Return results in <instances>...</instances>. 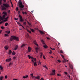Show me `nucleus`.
Here are the masks:
<instances>
[{
	"mask_svg": "<svg viewBox=\"0 0 80 80\" xmlns=\"http://www.w3.org/2000/svg\"><path fill=\"white\" fill-rule=\"evenodd\" d=\"M18 4H19V6L20 8V10L22 11V13L23 15H27V12H24L23 11V10H24V5L22 4V2H21V0H20L19 2H18Z\"/></svg>",
	"mask_w": 80,
	"mask_h": 80,
	"instance_id": "f257e3e1",
	"label": "nucleus"
},
{
	"mask_svg": "<svg viewBox=\"0 0 80 80\" xmlns=\"http://www.w3.org/2000/svg\"><path fill=\"white\" fill-rule=\"evenodd\" d=\"M13 40H15L16 41H19V39L18 37L14 36H11L10 38V41H13Z\"/></svg>",
	"mask_w": 80,
	"mask_h": 80,
	"instance_id": "f03ea898",
	"label": "nucleus"
},
{
	"mask_svg": "<svg viewBox=\"0 0 80 80\" xmlns=\"http://www.w3.org/2000/svg\"><path fill=\"white\" fill-rule=\"evenodd\" d=\"M19 20L20 22H24V20L23 19V18H22V16H21L20 15H19Z\"/></svg>",
	"mask_w": 80,
	"mask_h": 80,
	"instance_id": "7ed1b4c3",
	"label": "nucleus"
},
{
	"mask_svg": "<svg viewBox=\"0 0 80 80\" xmlns=\"http://www.w3.org/2000/svg\"><path fill=\"white\" fill-rule=\"evenodd\" d=\"M3 5L4 7H6V8H8L10 7L9 4L7 3H4L3 4Z\"/></svg>",
	"mask_w": 80,
	"mask_h": 80,
	"instance_id": "20e7f679",
	"label": "nucleus"
},
{
	"mask_svg": "<svg viewBox=\"0 0 80 80\" xmlns=\"http://www.w3.org/2000/svg\"><path fill=\"white\" fill-rule=\"evenodd\" d=\"M5 16H6V15H3L2 17V16H0V19L1 20H3L5 18Z\"/></svg>",
	"mask_w": 80,
	"mask_h": 80,
	"instance_id": "39448f33",
	"label": "nucleus"
},
{
	"mask_svg": "<svg viewBox=\"0 0 80 80\" xmlns=\"http://www.w3.org/2000/svg\"><path fill=\"white\" fill-rule=\"evenodd\" d=\"M55 75V70L54 69L53 71H52V72L51 74L50 75Z\"/></svg>",
	"mask_w": 80,
	"mask_h": 80,
	"instance_id": "423d86ee",
	"label": "nucleus"
},
{
	"mask_svg": "<svg viewBox=\"0 0 80 80\" xmlns=\"http://www.w3.org/2000/svg\"><path fill=\"white\" fill-rule=\"evenodd\" d=\"M69 65L70 68H71V69H72V70H73V65L71 64H70V63H69Z\"/></svg>",
	"mask_w": 80,
	"mask_h": 80,
	"instance_id": "0eeeda50",
	"label": "nucleus"
},
{
	"mask_svg": "<svg viewBox=\"0 0 80 80\" xmlns=\"http://www.w3.org/2000/svg\"><path fill=\"white\" fill-rule=\"evenodd\" d=\"M39 32H40V33L41 35H44L45 34V33L44 32L40 30H39Z\"/></svg>",
	"mask_w": 80,
	"mask_h": 80,
	"instance_id": "6e6552de",
	"label": "nucleus"
},
{
	"mask_svg": "<svg viewBox=\"0 0 80 80\" xmlns=\"http://www.w3.org/2000/svg\"><path fill=\"white\" fill-rule=\"evenodd\" d=\"M40 76H38L35 77V79H37L38 80H40Z\"/></svg>",
	"mask_w": 80,
	"mask_h": 80,
	"instance_id": "1a4fd4ad",
	"label": "nucleus"
},
{
	"mask_svg": "<svg viewBox=\"0 0 80 80\" xmlns=\"http://www.w3.org/2000/svg\"><path fill=\"white\" fill-rule=\"evenodd\" d=\"M12 60V58H10L8 59H7L6 60V62H10Z\"/></svg>",
	"mask_w": 80,
	"mask_h": 80,
	"instance_id": "9d476101",
	"label": "nucleus"
},
{
	"mask_svg": "<svg viewBox=\"0 0 80 80\" xmlns=\"http://www.w3.org/2000/svg\"><path fill=\"white\" fill-rule=\"evenodd\" d=\"M13 65V62H10L9 64V66L8 67H10L11 65Z\"/></svg>",
	"mask_w": 80,
	"mask_h": 80,
	"instance_id": "9b49d317",
	"label": "nucleus"
},
{
	"mask_svg": "<svg viewBox=\"0 0 80 80\" xmlns=\"http://www.w3.org/2000/svg\"><path fill=\"white\" fill-rule=\"evenodd\" d=\"M12 50H9L8 53V55H11V54H12Z\"/></svg>",
	"mask_w": 80,
	"mask_h": 80,
	"instance_id": "f8f14e48",
	"label": "nucleus"
},
{
	"mask_svg": "<svg viewBox=\"0 0 80 80\" xmlns=\"http://www.w3.org/2000/svg\"><path fill=\"white\" fill-rule=\"evenodd\" d=\"M33 63H34V66H37V62H33Z\"/></svg>",
	"mask_w": 80,
	"mask_h": 80,
	"instance_id": "ddd939ff",
	"label": "nucleus"
},
{
	"mask_svg": "<svg viewBox=\"0 0 80 80\" xmlns=\"http://www.w3.org/2000/svg\"><path fill=\"white\" fill-rule=\"evenodd\" d=\"M32 50V48H31L30 47H28V52H30L31 50Z\"/></svg>",
	"mask_w": 80,
	"mask_h": 80,
	"instance_id": "4468645a",
	"label": "nucleus"
},
{
	"mask_svg": "<svg viewBox=\"0 0 80 80\" xmlns=\"http://www.w3.org/2000/svg\"><path fill=\"white\" fill-rule=\"evenodd\" d=\"M34 43L35 44V45H36L38 47V45L37 44V41H34Z\"/></svg>",
	"mask_w": 80,
	"mask_h": 80,
	"instance_id": "2eb2a0df",
	"label": "nucleus"
},
{
	"mask_svg": "<svg viewBox=\"0 0 80 80\" xmlns=\"http://www.w3.org/2000/svg\"><path fill=\"white\" fill-rule=\"evenodd\" d=\"M35 50L36 51V52L37 53H38V48H35Z\"/></svg>",
	"mask_w": 80,
	"mask_h": 80,
	"instance_id": "dca6fc26",
	"label": "nucleus"
},
{
	"mask_svg": "<svg viewBox=\"0 0 80 80\" xmlns=\"http://www.w3.org/2000/svg\"><path fill=\"white\" fill-rule=\"evenodd\" d=\"M18 47V45H17L16 46L15 48L14 49V50H17Z\"/></svg>",
	"mask_w": 80,
	"mask_h": 80,
	"instance_id": "f3484780",
	"label": "nucleus"
},
{
	"mask_svg": "<svg viewBox=\"0 0 80 80\" xmlns=\"http://www.w3.org/2000/svg\"><path fill=\"white\" fill-rule=\"evenodd\" d=\"M3 13L4 15H6V16H7V15H8V14H7V12H3Z\"/></svg>",
	"mask_w": 80,
	"mask_h": 80,
	"instance_id": "a211bd4d",
	"label": "nucleus"
},
{
	"mask_svg": "<svg viewBox=\"0 0 80 80\" xmlns=\"http://www.w3.org/2000/svg\"><path fill=\"white\" fill-rule=\"evenodd\" d=\"M26 45H26V44H23L21 46V48H22V47H25V46H26Z\"/></svg>",
	"mask_w": 80,
	"mask_h": 80,
	"instance_id": "6ab92c4d",
	"label": "nucleus"
},
{
	"mask_svg": "<svg viewBox=\"0 0 80 80\" xmlns=\"http://www.w3.org/2000/svg\"><path fill=\"white\" fill-rule=\"evenodd\" d=\"M63 60L62 61V63H65V62H67V60L66 59H65V58L63 59Z\"/></svg>",
	"mask_w": 80,
	"mask_h": 80,
	"instance_id": "aec40b11",
	"label": "nucleus"
},
{
	"mask_svg": "<svg viewBox=\"0 0 80 80\" xmlns=\"http://www.w3.org/2000/svg\"><path fill=\"white\" fill-rule=\"evenodd\" d=\"M28 57H29V59H30V58H31L32 59H33V57H31L30 55H28Z\"/></svg>",
	"mask_w": 80,
	"mask_h": 80,
	"instance_id": "412c9836",
	"label": "nucleus"
},
{
	"mask_svg": "<svg viewBox=\"0 0 80 80\" xmlns=\"http://www.w3.org/2000/svg\"><path fill=\"white\" fill-rule=\"evenodd\" d=\"M30 29L32 32H35V30H34V29L32 28H30Z\"/></svg>",
	"mask_w": 80,
	"mask_h": 80,
	"instance_id": "4be33fe9",
	"label": "nucleus"
},
{
	"mask_svg": "<svg viewBox=\"0 0 80 80\" xmlns=\"http://www.w3.org/2000/svg\"><path fill=\"white\" fill-rule=\"evenodd\" d=\"M27 22L28 23V25H29L30 27H32V25L31 24V23H30L28 21H27Z\"/></svg>",
	"mask_w": 80,
	"mask_h": 80,
	"instance_id": "5701e85b",
	"label": "nucleus"
},
{
	"mask_svg": "<svg viewBox=\"0 0 80 80\" xmlns=\"http://www.w3.org/2000/svg\"><path fill=\"white\" fill-rule=\"evenodd\" d=\"M6 33H8V34H9L10 33V31H6Z\"/></svg>",
	"mask_w": 80,
	"mask_h": 80,
	"instance_id": "b1692460",
	"label": "nucleus"
},
{
	"mask_svg": "<svg viewBox=\"0 0 80 80\" xmlns=\"http://www.w3.org/2000/svg\"><path fill=\"white\" fill-rule=\"evenodd\" d=\"M28 76L26 75V76H23V78H28Z\"/></svg>",
	"mask_w": 80,
	"mask_h": 80,
	"instance_id": "393cba45",
	"label": "nucleus"
},
{
	"mask_svg": "<svg viewBox=\"0 0 80 80\" xmlns=\"http://www.w3.org/2000/svg\"><path fill=\"white\" fill-rule=\"evenodd\" d=\"M43 47L45 48H48V46H47V45H44L43 46Z\"/></svg>",
	"mask_w": 80,
	"mask_h": 80,
	"instance_id": "a878e982",
	"label": "nucleus"
},
{
	"mask_svg": "<svg viewBox=\"0 0 80 80\" xmlns=\"http://www.w3.org/2000/svg\"><path fill=\"white\" fill-rule=\"evenodd\" d=\"M2 10H6V8H5V7H2Z\"/></svg>",
	"mask_w": 80,
	"mask_h": 80,
	"instance_id": "bb28decb",
	"label": "nucleus"
},
{
	"mask_svg": "<svg viewBox=\"0 0 80 80\" xmlns=\"http://www.w3.org/2000/svg\"><path fill=\"white\" fill-rule=\"evenodd\" d=\"M31 76H32V78H34V77L33 76V74H30Z\"/></svg>",
	"mask_w": 80,
	"mask_h": 80,
	"instance_id": "cd10ccee",
	"label": "nucleus"
},
{
	"mask_svg": "<svg viewBox=\"0 0 80 80\" xmlns=\"http://www.w3.org/2000/svg\"><path fill=\"white\" fill-rule=\"evenodd\" d=\"M3 76H2L0 77V80H3V78H4Z\"/></svg>",
	"mask_w": 80,
	"mask_h": 80,
	"instance_id": "c85d7f7f",
	"label": "nucleus"
},
{
	"mask_svg": "<svg viewBox=\"0 0 80 80\" xmlns=\"http://www.w3.org/2000/svg\"><path fill=\"white\" fill-rule=\"evenodd\" d=\"M4 48L6 50H8V47L7 46H5V47H4Z\"/></svg>",
	"mask_w": 80,
	"mask_h": 80,
	"instance_id": "c756f323",
	"label": "nucleus"
},
{
	"mask_svg": "<svg viewBox=\"0 0 80 80\" xmlns=\"http://www.w3.org/2000/svg\"><path fill=\"white\" fill-rule=\"evenodd\" d=\"M12 54L13 55H15V52L13 51L12 52Z\"/></svg>",
	"mask_w": 80,
	"mask_h": 80,
	"instance_id": "7c9ffc66",
	"label": "nucleus"
},
{
	"mask_svg": "<svg viewBox=\"0 0 80 80\" xmlns=\"http://www.w3.org/2000/svg\"><path fill=\"white\" fill-rule=\"evenodd\" d=\"M43 67H44L45 68H46V69H47V70H48V68H47V66L45 65L43 66Z\"/></svg>",
	"mask_w": 80,
	"mask_h": 80,
	"instance_id": "2f4dec72",
	"label": "nucleus"
},
{
	"mask_svg": "<svg viewBox=\"0 0 80 80\" xmlns=\"http://www.w3.org/2000/svg\"><path fill=\"white\" fill-rule=\"evenodd\" d=\"M4 35L5 37H8L9 36V35L8 34H5Z\"/></svg>",
	"mask_w": 80,
	"mask_h": 80,
	"instance_id": "473e14b6",
	"label": "nucleus"
},
{
	"mask_svg": "<svg viewBox=\"0 0 80 80\" xmlns=\"http://www.w3.org/2000/svg\"><path fill=\"white\" fill-rule=\"evenodd\" d=\"M8 25V22H6L5 23V26H7Z\"/></svg>",
	"mask_w": 80,
	"mask_h": 80,
	"instance_id": "72a5a7b5",
	"label": "nucleus"
},
{
	"mask_svg": "<svg viewBox=\"0 0 80 80\" xmlns=\"http://www.w3.org/2000/svg\"><path fill=\"white\" fill-rule=\"evenodd\" d=\"M0 68L1 70H3V67H2L1 66H0Z\"/></svg>",
	"mask_w": 80,
	"mask_h": 80,
	"instance_id": "f704fd0d",
	"label": "nucleus"
},
{
	"mask_svg": "<svg viewBox=\"0 0 80 80\" xmlns=\"http://www.w3.org/2000/svg\"><path fill=\"white\" fill-rule=\"evenodd\" d=\"M50 52H49V53L50 54H52V50H50Z\"/></svg>",
	"mask_w": 80,
	"mask_h": 80,
	"instance_id": "c9c22d12",
	"label": "nucleus"
},
{
	"mask_svg": "<svg viewBox=\"0 0 80 80\" xmlns=\"http://www.w3.org/2000/svg\"><path fill=\"white\" fill-rule=\"evenodd\" d=\"M43 55V54L42 52H41L40 56H42V55Z\"/></svg>",
	"mask_w": 80,
	"mask_h": 80,
	"instance_id": "e433bc0d",
	"label": "nucleus"
},
{
	"mask_svg": "<svg viewBox=\"0 0 80 80\" xmlns=\"http://www.w3.org/2000/svg\"><path fill=\"white\" fill-rule=\"evenodd\" d=\"M1 28H2V29H4V28H5V27L3 26L1 27Z\"/></svg>",
	"mask_w": 80,
	"mask_h": 80,
	"instance_id": "4c0bfd02",
	"label": "nucleus"
},
{
	"mask_svg": "<svg viewBox=\"0 0 80 80\" xmlns=\"http://www.w3.org/2000/svg\"><path fill=\"white\" fill-rule=\"evenodd\" d=\"M60 52L61 53H63V52L62 50H60Z\"/></svg>",
	"mask_w": 80,
	"mask_h": 80,
	"instance_id": "58836bf2",
	"label": "nucleus"
},
{
	"mask_svg": "<svg viewBox=\"0 0 80 80\" xmlns=\"http://www.w3.org/2000/svg\"><path fill=\"white\" fill-rule=\"evenodd\" d=\"M8 21V19H5L4 20V22H7Z\"/></svg>",
	"mask_w": 80,
	"mask_h": 80,
	"instance_id": "ea45409f",
	"label": "nucleus"
},
{
	"mask_svg": "<svg viewBox=\"0 0 80 80\" xmlns=\"http://www.w3.org/2000/svg\"><path fill=\"white\" fill-rule=\"evenodd\" d=\"M62 57V58H63V59H64V58H65V57H64V56H63V55H61Z\"/></svg>",
	"mask_w": 80,
	"mask_h": 80,
	"instance_id": "a19ab883",
	"label": "nucleus"
},
{
	"mask_svg": "<svg viewBox=\"0 0 80 80\" xmlns=\"http://www.w3.org/2000/svg\"><path fill=\"white\" fill-rule=\"evenodd\" d=\"M18 10H19L18 8V7H17L16 8V11H18Z\"/></svg>",
	"mask_w": 80,
	"mask_h": 80,
	"instance_id": "79ce46f5",
	"label": "nucleus"
},
{
	"mask_svg": "<svg viewBox=\"0 0 80 80\" xmlns=\"http://www.w3.org/2000/svg\"><path fill=\"white\" fill-rule=\"evenodd\" d=\"M64 73L66 75H67V74H68V73H67V72H64Z\"/></svg>",
	"mask_w": 80,
	"mask_h": 80,
	"instance_id": "37998d69",
	"label": "nucleus"
},
{
	"mask_svg": "<svg viewBox=\"0 0 80 80\" xmlns=\"http://www.w3.org/2000/svg\"><path fill=\"white\" fill-rule=\"evenodd\" d=\"M58 62H59V63H60V62H61V61L59 60H58Z\"/></svg>",
	"mask_w": 80,
	"mask_h": 80,
	"instance_id": "c03bdc74",
	"label": "nucleus"
},
{
	"mask_svg": "<svg viewBox=\"0 0 80 80\" xmlns=\"http://www.w3.org/2000/svg\"><path fill=\"white\" fill-rule=\"evenodd\" d=\"M33 59L34 61H36L37 60V59L36 58H34Z\"/></svg>",
	"mask_w": 80,
	"mask_h": 80,
	"instance_id": "a18cd8bd",
	"label": "nucleus"
},
{
	"mask_svg": "<svg viewBox=\"0 0 80 80\" xmlns=\"http://www.w3.org/2000/svg\"><path fill=\"white\" fill-rule=\"evenodd\" d=\"M2 0H0V5H2Z\"/></svg>",
	"mask_w": 80,
	"mask_h": 80,
	"instance_id": "49530a36",
	"label": "nucleus"
},
{
	"mask_svg": "<svg viewBox=\"0 0 80 80\" xmlns=\"http://www.w3.org/2000/svg\"><path fill=\"white\" fill-rule=\"evenodd\" d=\"M57 76H61V75L60 74H57Z\"/></svg>",
	"mask_w": 80,
	"mask_h": 80,
	"instance_id": "de8ad7c7",
	"label": "nucleus"
},
{
	"mask_svg": "<svg viewBox=\"0 0 80 80\" xmlns=\"http://www.w3.org/2000/svg\"><path fill=\"white\" fill-rule=\"evenodd\" d=\"M5 78H6V79H7V76L6 75L5 76Z\"/></svg>",
	"mask_w": 80,
	"mask_h": 80,
	"instance_id": "09e8293b",
	"label": "nucleus"
},
{
	"mask_svg": "<svg viewBox=\"0 0 80 80\" xmlns=\"http://www.w3.org/2000/svg\"><path fill=\"white\" fill-rule=\"evenodd\" d=\"M43 58H44V59H45V57L44 55L43 56Z\"/></svg>",
	"mask_w": 80,
	"mask_h": 80,
	"instance_id": "8fccbe9b",
	"label": "nucleus"
},
{
	"mask_svg": "<svg viewBox=\"0 0 80 80\" xmlns=\"http://www.w3.org/2000/svg\"><path fill=\"white\" fill-rule=\"evenodd\" d=\"M13 59H14V60H15V59H16V57H13Z\"/></svg>",
	"mask_w": 80,
	"mask_h": 80,
	"instance_id": "3c124183",
	"label": "nucleus"
},
{
	"mask_svg": "<svg viewBox=\"0 0 80 80\" xmlns=\"http://www.w3.org/2000/svg\"><path fill=\"white\" fill-rule=\"evenodd\" d=\"M18 18H14V20H18Z\"/></svg>",
	"mask_w": 80,
	"mask_h": 80,
	"instance_id": "603ef678",
	"label": "nucleus"
},
{
	"mask_svg": "<svg viewBox=\"0 0 80 80\" xmlns=\"http://www.w3.org/2000/svg\"><path fill=\"white\" fill-rule=\"evenodd\" d=\"M47 39H48V40H50V38H48V37H47Z\"/></svg>",
	"mask_w": 80,
	"mask_h": 80,
	"instance_id": "864d4df0",
	"label": "nucleus"
},
{
	"mask_svg": "<svg viewBox=\"0 0 80 80\" xmlns=\"http://www.w3.org/2000/svg\"><path fill=\"white\" fill-rule=\"evenodd\" d=\"M23 24H24V25H26V22H23Z\"/></svg>",
	"mask_w": 80,
	"mask_h": 80,
	"instance_id": "5fc2aeb1",
	"label": "nucleus"
},
{
	"mask_svg": "<svg viewBox=\"0 0 80 80\" xmlns=\"http://www.w3.org/2000/svg\"><path fill=\"white\" fill-rule=\"evenodd\" d=\"M58 45L59 46H60V43L59 42L58 43Z\"/></svg>",
	"mask_w": 80,
	"mask_h": 80,
	"instance_id": "6e6d98bb",
	"label": "nucleus"
},
{
	"mask_svg": "<svg viewBox=\"0 0 80 80\" xmlns=\"http://www.w3.org/2000/svg\"><path fill=\"white\" fill-rule=\"evenodd\" d=\"M41 80H44V79H43V78H42Z\"/></svg>",
	"mask_w": 80,
	"mask_h": 80,
	"instance_id": "4d7b16f0",
	"label": "nucleus"
},
{
	"mask_svg": "<svg viewBox=\"0 0 80 80\" xmlns=\"http://www.w3.org/2000/svg\"><path fill=\"white\" fill-rule=\"evenodd\" d=\"M8 17H7L5 18V19H8Z\"/></svg>",
	"mask_w": 80,
	"mask_h": 80,
	"instance_id": "13d9d810",
	"label": "nucleus"
},
{
	"mask_svg": "<svg viewBox=\"0 0 80 80\" xmlns=\"http://www.w3.org/2000/svg\"><path fill=\"white\" fill-rule=\"evenodd\" d=\"M2 23H3V21H1V22H0V24H2Z\"/></svg>",
	"mask_w": 80,
	"mask_h": 80,
	"instance_id": "bf43d9fd",
	"label": "nucleus"
},
{
	"mask_svg": "<svg viewBox=\"0 0 80 80\" xmlns=\"http://www.w3.org/2000/svg\"><path fill=\"white\" fill-rule=\"evenodd\" d=\"M19 25L20 26H21V27H22V26H23L20 23L19 24Z\"/></svg>",
	"mask_w": 80,
	"mask_h": 80,
	"instance_id": "052dcab7",
	"label": "nucleus"
},
{
	"mask_svg": "<svg viewBox=\"0 0 80 80\" xmlns=\"http://www.w3.org/2000/svg\"><path fill=\"white\" fill-rule=\"evenodd\" d=\"M27 32H29V31H30V30H28V29H27Z\"/></svg>",
	"mask_w": 80,
	"mask_h": 80,
	"instance_id": "680f3d73",
	"label": "nucleus"
},
{
	"mask_svg": "<svg viewBox=\"0 0 80 80\" xmlns=\"http://www.w3.org/2000/svg\"><path fill=\"white\" fill-rule=\"evenodd\" d=\"M18 14H19V13H20V11H18Z\"/></svg>",
	"mask_w": 80,
	"mask_h": 80,
	"instance_id": "e2e57ef3",
	"label": "nucleus"
},
{
	"mask_svg": "<svg viewBox=\"0 0 80 80\" xmlns=\"http://www.w3.org/2000/svg\"><path fill=\"white\" fill-rule=\"evenodd\" d=\"M29 32L30 33H32V32H31V31H29Z\"/></svg>",
	"mask_w": 80,
	"mask_h": 80,
	"instance_id": "0e129e2a",
	"label": "nucleus"
},
{
	"mask_svg": "<svg viewBox=\"0 0 80 80\" xmlns=\"http://www.w3.org/2000/svg\"><path fill=\"white\" fill-rule=\"evenodd\" d=\"M22 28H24V29H25V28H24V27H23V26H22Z\"/></svg>",
	"mask_w": 80,
	"mask_h": 80,
	"instance_id": "69168bd1",
	"label": "nucleus"
},
{
	"mask_svg": "<svg viewBox=\"0 0 80 80\" xmlns=\"http://www.w3.org/2000/svg\"><path fill=\"white\" fill-rule=\"evenodd\" d=\"M3 1L4 2H6V0H3Z\"/></svg>",
	"mask_w": 80,
	"mask_h": 80,
	"instance_id": "338daca9",
	"label": "nucleus"
},
{
	"mask_svg": "<svg viewBox=\"0 0 80 80\" xmlns=\"http://www.w3.org/2000/svg\"><path fill=\"white\" fill-rule=\"evenodd\" d=\"M8 13H10V10H9L8 11Z\"/></svg>",
	"mask_w": 80,
	"mask_h": 80,
	"instance_id": "774afa93",
	"label": "nucleus"
}]
</instances>
